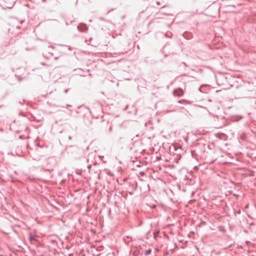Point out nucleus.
Wrapping results in <instances>:
<instances>
[{"instance_id": "f257e3e1", "label": "nucleus", "mask_w": 256, "mask_h": 256, "mask_svg": "<svg viewBox=\"0 0 256 256\" xmlns=\"http://www.w3.org/2000/svg\"><path fill=\"white\" fill-rule=\"evenodd\" d=\"M208 148L210 149V145L206 146L202 144L196 146L195 150L191 152L192 157L196 160H198V157L200 156L205 160L212 161L214 159L212 156L214 152L212 150L210 152H206V150Z\"/></svg>"}, {"instance_id": "f03ea898", "label": "nucleus", "mask_w": 256, "mask_h": 256, "mask_svg": "<svg viewBox=\"0 0 256 256\" xmlns=\"http://www.w3.org/2000/svg\"><path fill=\"white\" fill-rule=\"evenodd\" d=\"M235 96L236 98H248L253 97L254 92L249 88V86H240L237 87Z\"/></svg>"}, {"instance_id": "7ed1b4c3", "label": "nucleus", "mask_w": 256, "mask_h": 256, "mask_svg": "<svg viewBox=\"0 0 256 256\" xmlns=\"http://www.w3.org/2000/svg\"><path fill=\"white\" fill-rule=\"evenodd\" d=\"M66 50H71V48L70 46L64 45H60L58 48H56V50L62 54H64Z\"/></svg>"}, {"instance_id": "20e7f679", "label": "nucleus", "mask_w": 256, "mask_h": 256, "mask_svg": "<svg viewBox=\"0 0 256 256\" xmlns=\"http://www.w3.org/2000/svg\"><path fill=\"white\" fill-rule=\"evenodd\" d=\"M77 28L78 30L80 32H86L88 30V28L86 24H80L78 26Z\"/></svg>"}, {"instance_id": "39448f33", "label": "nucleus", "mask_w": 256, "mask_h": 256, "mask_svg": "<svg viewBox=\"0 0 256 256\" xmlns=\"http://www.w3.org/2000/svg\"><path fill=\"white\" fill-rule=\"evenodd\" d=\"M174 96L180 97L184 94V92L180 88H178L174 90Z\"/></svg>"}, {"instance_id": "423d86ee", "label": "nucleus", "mask_w": 256, "mask_h": 256, "mask_svg": "<svg viewBox=\"0 0 256 256\" xmlns=\"http://www.w3.org/2000/svg\"><path fill=\"white\" fill-rule=\"evenodd\" d=\"M184 37L187 40H190L192 38V34L190 32H185L183 34Z\"/></svg>"}, {"instance_id": "0eeeda50", "label": "nucleus", "mask_w": 256, "mask_h": 256, "mask_svg": "<svg viewBox=\"0 0 256 256\" xmlns=\"http://www.w3.org/2000/svg\"><path fill=\"white\" fill-rule=\"evenodd\" d=\"M178 102L180 104H185V105L190 104H191V103H192L191 102H190L188 100H184V99L178 100Z\"/></svg>"}, {"instance_id": "6e6552de", "label": "nucleus", "mask_w": 256, "mask_h": 256, "mask_svg": "<svg viewBox=\"0 0 256 256\" xmlns=\"http://www.w3.org/2000/svg\"><path fill=\"white\" fill-rule=\"evenodd\" d=\"M151 252L152 250L150 248H148L144 251L142 250L141 255L144 254V256H148L151 254Z\"/></svg>"}, {"instance_id": "1a4fd4ad", "label": "nucleus", "mask_w": 256, "mask_h": 256, "mask_svg": "<svg viewBox=\"0 0 256 256\" xmlns=\"http://www.w3.org/2000/svg\"><path fill=\"white\" fill-rule=\"evenodd\" d=\"M28 240L32 244L33 242H36V240L35 238V236L32 234L31 233H30L29 234Z\"/></svg>"}, {"instance_id": "9d476101", "label": "nucleus", "mask_w": 256, "mask_h": 256, "mask_svg": "<svg viewBox=\"0 0 256 256\" xmlns=\"http://www.w3.org/2000/svg\"><path fill=\"white\" fill-rule=\"evenodd\" d=\"M142 250H136L134 251V256H139L140 255H141Z\"/></svg>"}, {"instance_id": "9b49d317", "label": "nucleus", "mask_w": 256, "mask_h": 256, "mask_svg": "<svg viewBox=\"0 0 256 256\" xmlns=\"http://www.w3.org/2000/svg\"><path fill=\"white\" fill-rule=\"evenodd\" d=\"M35 46L34 45H32L30 47L26 48V50H32L35 49Z\"/></svg>"}, {"instance_id": "f8f14e48", "label": "nucleus", "mask_w": 256, "mask_h": 256, "mask_svg": "<svg viewBox=\"0 0 256 256\" xmlns=\"http://www.w3.org/2000/svg\"><path fill=\"white\" fill-rule=\"evenodd\" d=\"M68 89H66L64 90V92L65 93H66L68 92Z\"/></svg>"}, {"instance_id": "ddd939ff", "label": "nucleus", "mask_w": 256, "mask_h": 256, "mask_svg": "<svg viewBox=\"0 0 256 256\" xmlns=\"http://www.w3.org/2000/svg\"><path fill=\"white\" fill-rule=\"evenodd\" d=\"M58 58H59V57L56 56V57H55V58H54V59L55 60H58Z\"/></svg>"}, {"instance_id": "4468645a", "label": "nucleus", "mask_w": 256, "mask_h": 256, "mask_svg": "<svg viewBox=\"0 0 256 256\" xmlns=\"http://www.w3.org/2000/svg\"><path fill=\"white\" fill-rule=\"evenodd\" d=\"M220 230H221V231H224V228H222V229L220 228Z\"/></svg>"}, {"instance_id": "2eb2a0df", "label": "nucleus", "mask_w": 256, "mask_h": 256, "mask_svg": "<svg viewBox=\"0 0 256 256\" xmlns=\"http://www.w3.org/2000/svg\"><path fill=\"white\" fill-rule=\"evenodd\" d=\"M72 139V137L70 136H68V140H71Z\"/></svg>"}, {"instance_id": "dca6fc26", "label": "nucleus", "mask_w": 256, "mask_h": 256, "mask_svg": "<svg viewBox=\"0 0 256 256\" xmlns=\"http://www.w3.org/2000/svg\"><path fill=\"white\" fill-rule=\"evenodd\" d=\"M23 22H24V20H20V23L22 24Z\"/></svg>"}, {"instance_id": "f3484780", "label": "nucleus", "mask_w": 256, "mask_h": 256, "mask_svg": "<svg viewBox=\"0 0 256 256\" xmlns=\"http://www.w3.org/2000/svg\"><path fill=\"white\" fill-rule=\"evenodd\" d=\"M49 54H50L52 56H53L54 55V54L52 53V52H49Z\"/></svg>"}]
</instances>
